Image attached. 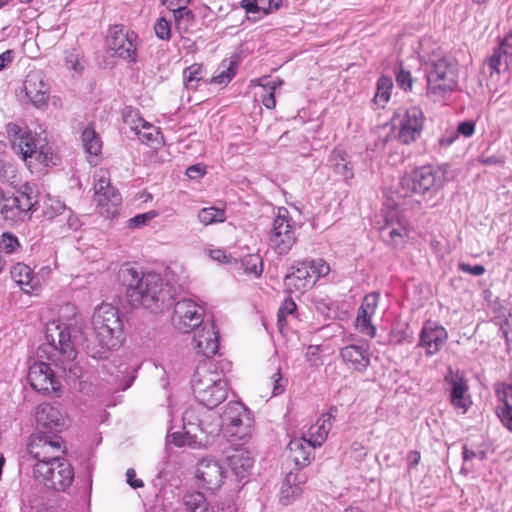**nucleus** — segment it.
<instances>
[{
  "mask_svg": "<svg viewBox=\"0 0 512 512\" xmlns=\"http://www.w3.org/2000/svg\"><path fill=\"white\" fill-rule=\"evenodd\" d=\"M28 380L31 387L42 393L60 391V382L55 378L50 366L45 362H35L30 366Z\"/></svg>",
  "mask_w": 512,
  "mask_h": 512,
  "instance_id": "19",
  "label": "nucleus"
},
{
  "mask_svg": "<svg viewBox=\"0 0 512 512\" xmlns=\"http://www.w3.org/2000/svg\"><path fill=\"white\" fill-rule=\"evenodd\" d=\"M123 278L127 297L133 306H142L153 313H162L172 307V287L164 283L160 274L139 273L134 268H127L123 271Z\"/></svg>",
  "mask_w": 512,
  "mask_h": 512,
  "instance_id": "1",
  "label": "nucleus"
},
{
  "mask_svg": "<svg viewBox=\"0 0 512 512\" xmlns=\"http://www.w3.org/2000/svg\"><path fill=\"white\" fill-rule=\"evenodd\" d=\"M107 44L113 55L129 62L137 61L138 36L133 31L114 25L109 29Z\"/></svg>",
  "mask_w": 512,
  "mask_h": 512,
  "instance_id": "14",
  "label": "nucleus"
},
{
  "mask_svg": "<svg viewBox=\"0 0 512 512\" xmlns=\"http://www.w3.org/2000/svg\"><path fill=\"white\" fill-rule=\"evenodd\" d=\"M250 84L252 86L262 87L265 92L275 93V91L283 85V80L278 77L272 79L268 76H263L252 79Z\"/></svg>",
  "mask_w": 512,
  "mask_h": 512,
  "instance_id": "45",
  "label": "nucleus"
},
{
  "mask_svg": "<svg viewBox=\"0 0 512 512\" xmlns=\"http://www.w3.org/2000/svg\"><path fill=\"white\" fill-rule=\"evenodd\" d=\"M427 94L434 100L444 99L457 86V64L453 58L440 57L426 64Z\"/></svg>",
  "mask_w": 512,
  "mask_h": 512,
  "instance_id": "5",
  "label": "nucleus"
},
{
  "mask_svg": "<svg viewBox=\"0 0 512 512\" xmlns=\"http://www.w3.org/2000/svg\"><path fill=\"white\" fill-rule=\"evenodd\" d=\"M296 304L292 299H286L279 308L278 322L279 324L285 319L286 316L292 315L296 311Z\"/></svg>",
  "mask_w": 512,
  "mask_h": 512,
  "instance_id": "54",
  "label": "nucleus"
},
{
  "mask_svg": "<svg viewBox=\"0 0 512 512\" xmlns=\"http://www.w3.org/2000/svg\"><path fill=\"white\" fill-rule=\"evenodd\" d=\"M192 343L197 354L206 358L213 357L219 349V335L214 322H206L200 329H196Z\"/></svg>",
  "mask_w": 512,
  "mask_h": 512,
  "instance_id": "21",
  "label": "nucleus"
},
{
  "mask_svg": "<svg viewBox=\"0 0 512 512\" xmlns=\"http://www.w3.org/2000/svg\"><path fill=\"white\" fill-rule=\"evenodd\" d=\"M183 505L187 512H237L235 503L230 499L216 507H210L205 496L198 491L185 493Z\"/></svg>",
  "mask_w": 512,
  "mask_h": 512,
  "instance_id": "26",
  "label": "nucleus"
},
{
  "mask_svg": "<svg viewBox=\"0 0 512 512\" xmlns=\"http://www.w3.org/2000/svg\"><path fill=\"white\" fill-rule=\"evenodd\" d=\"M11 277L27 294L34 293L40 286L39 277L34 275L32 269L24 263H17L12 268Z\"/></svg>",
  "mask_w": 512,
  "mask_h": 512,
  "instance_id": "32",
  "label": "nucleus"
},
{
  "mask_svg": "<svg viewBox=\"0 0 512 512\" xmlns=\"http://www.w3.org/2000/svg\"><path fill=\"white\" fill-rule=\"evenodd\" d=\"M379 297L380 295L377 292L367 294L361 302L356 317V328L361 334L370 338L375 337L376 334V327L372 324V317L377 310Z\"/></svg>",
  "mask_w": 512,
  "mask_h": 512,
  "instance_id": "23",
  "label": "nucleus"
},
{
  "mask_svg": "<svg viewBox=\"0 0 512 512\" xmlns=\"http://www.w3.org/2000/svg\"><path fill=\"white\" fill-rule=\"evenodd\" d=\"M284 278V286L290 293H303L310 289L320 277L330 272V266L323 259L306 260L291 268Z\"/></svg>",
  "mask_w": 512,
  "mask_h": 512,
  "instance_id": "9",
  "label": "nucleus"
},
{
  "mask_svg": "<svg viewBox=\"0 0 512 512\" xmlns=\"http://www.w3.org/2000/svg\"><path fill=\"white\" fill-rule=\"evenodd\" d=\"M399 140L404 144L414 142L421 134L423 128V113L419 107L412 106L403 114L398 113Z\"/></svg>",
  "mask_w": 512,
  "mask_h": 512,
  "instance_id": "18",
  "label": "nucleus"
},
{
  "mask_svg": "<svg viewBox=\"0 0 512 512\" xmlns=\"http://www.w3.org/2000/svg\"><path fill=\"white\" fill-rule=\"evenodd\" d=\"M189 409H194L197 411L198 418L194 419L195 424L194 432L197 433L199 431L202 434L206 435H214L219 431L221 427V419L218 417L212 409L202 407H190Z\"/></svg>",
  "mask_w": 512,
  "mask_h": 512,
  "instance_id": "30",
  "label": "nucleus"
},
{
  "mask_svg": "<svg viewBox=\"0 0 512 512\" xmlns=\"http://www.w3.org/2000/svg\"><path fill=\"white\" fill-rule=\"evenodd\" d=\"M154 31L158 38L169 40L171 38V23L164 17H160L154 25Z\"/></svg>",
  "mask_w": 512,
  "mask_h": 512,
  "instance_id": "49",
  "label": "nucleus"
},
{
  "mask_svg": "<svg viewBox=\"0 0 512 512\" xmlns=\"http://www.w3.org/2000/svg\"><path fill=\"white\" fill-rule=\"evenodd\" d=\"M196 479L202 489L215 491L224 483L225 471L219 461L204 458L197 464Z\"/></svg>",
  "mask_w": 512,
  "mask_h": 512,
  "instance_id": "17",
  "label": "nucleus"
},
{
  "mask_svg": "<svg viewBox=\"0 0 512 512\" xmlns=\"http://www.w3.org/2000/svg\"><path fill=\"white\" fill-rule=\"evenodd\" d=\"M458 269L464 273L473 275V276H481L485 273V267L483 265H470L465 262L458 263Z\"/></svg>",
  "mask_w": 512,
  "mask_h": 512,
  "instance_id": "56",
  "label": "nucleus"
},
{
  "mask_svg": "<svg viewBox=\"0 0 512 512\" xmlns=\"http://www.w3.org/2000/svg\"><path fill=\"white\" fill-rule=\"evenodd\" d=\"M37 203L36 196L28 185H24L23 190H19L13 196L7 197L5 208L18 209L20 212H28L33 209Z\"/></svg>",
  "mask_w": 512,
  "mask_h": 512,
  "instance_id": "34",
  "label": "nucleus"
},
{
  "mask_svg": "<svg viewBox=\"0 0 512 512\" xmlns=\"http://www.w3.org/2000/svg\"><path fill=\"white\" fill-rule=\"evenodd\" d=\"M393 82L390 77L381 76L377 82L376 94L374 96V103L379 107H384L389 101Z\"/></svg>",
  "mask_w": 512,
  "mask_h": 512,
  "instance_id": "40",
  "label": "nucleus"
},
{
  "mask_svg": "<svg viewBox=\"0 0 512 512\" xmlns=\"http://www.w3.org/2000/svg\"><path fill=\"white\" fill-rule=\"evenodd\" d=\"M456 132L458 135L471 137L475 132V123L472 120L463 121L458 125Z\"/></svg>",
  "mask_w": 512,
  "mask_h": 512,
  "instance_id": "61",
  "label": "nucleus"
},
{
  "mask_svg": "<svg viewBox=\"0 0 512 512\" xmlns=\"http://www.w3.org/2000/svg\"><path fill=\"white\" fill-rule=\"evenodd\" d=\"M205 174V169L200 164L189 166L186 169V175L190 179H197L202 177Z\"/></svg>",
  "mask_w": 512,
  "mask_h": 512,
  "instance_id": "64",
  "label": "nucleus"
},
{
  "mask_svg": "<svg viewBox=\"0 0 512 512\" xmlns=\"http://www.w3.org/2000/svg\"><path fill=\"white\" fill-rule=\"evenodd\" d=\"M173 19L177 31L182 34L188 32L195 22V16L188 7L173 10Z\"/></svg>",
  "mask_w": 512,
  "mask_h": 512,
  "instance_id": "38",
  "label": "nucleus"
},
{
  "mask_svg": "<svg viewBox=\"0 0 512 512\" xmlns=\"http://www.w3.org/2000/svg\"><path fill=\"white\" fill-rule=\"evenodd\" d=\"M158 215L159 213L156 210H150L145 213L137 214L128 221L129 227L141 228L147 225L152 219L156 218Z\"/></svg>",
  "mask_w": 512,
  "mask_h": 512,
  "instance_id": "48",
  "label": "nucleus"
},
{
  "mask_svg": "<svg viewBox=\"0 0 512 512\" xmlns=\"http://www.w3.org/2000/svg\"><path fill=\"white\" fill-rule=\"evenodd\" d=\"M226 460L232 473L238 478L248 475L254 462L250 452L245 448L228 450Z\"/></svg>",
  "mask_w": 512,
  "mask_h": 512,
  "instance_id": "28",
  "label": "nucleus"
},
{
  "mask_svg": "<svg viewBox=\"0 0 512 512\" xmlns=\"http://www.w3.org/2000/svg\"><path fill=\"white\" fill-rule=\"evenodd\" d=\"M296 243L295 221L286 208H278L269 236V246L278 254L286 255Z\"/></svg>",
  "mask_w": 512,
  "mask_h": 512,
  "instance_id": "11",
  "label": "nucleus"
},
{
  "mask_svg": "<svg viewBox=\"0 0 512 512\" xmlns=\"http://www.w3.org/2000/svg\"><path fill=\"white\" fill-rule=\"evenodd\" d=\"M158 134V128L147 121L143 124L142 128L136 133L138 139L142 143L146 144L156 141V137Z\"/></svg>",
  "mask_w": 512,
  "mask_h": 512,
  "instance_id": "47",
  "label": "nucleus"
},
{
  "mask_svg": "<svg viewBox=\"0 0 512 512\" xmlns=\"http://www.w3.org/2000/svg\"><path fill=\"white\" fill-rule=\"evenodd\" d=\"M67 209L68 207L59 199L49 198L45 203L44 216L50 220L59 218L58 222L61 223Z\"/></svg>",
  "mask_w": 512,
  "mask_h": 512,
  "instance_id": "43",
  "label": "nucleus"
},
{
  "mask_svg": "<svg viewBox=\"0 0 512 512\" xmlns=\"http://www.w3.org/2000/svg\"><path fill=\"white\" fill-rule=\"evenodd\" d=\"M499 418L502 424L512 432V407L511 406H502L499 408L498 412Z\"/></svg>",
  "mask_w": 512,
  "mask_h": 512,
  "instance_id": "57",
  "label": "nucleus"
},
{
  "mask_svg": "<svg viewBox=\"0 0 512 512\" xmlns=\"http://www.w3.org/2000/svg\"><path fill=\"white\" fill-rule=\"evenodd\" d=\"M24 89L27 98L35 107L41 108L47 105L49 87L39 72H32L27 75L24 81Z\"/></svg>",
  "mask_w": 512,
  "mask_h": 512,
  "instance_id": "27",
  "label": "nucleus"
},
{
  "mask_svg": "<svg viewBox=\"0 0 512 512\" xmlns=\"http://www.w3.org/2000/svg\"><path fill=\"white\" fill-rule=\"evenodd\" d=\"M271 381L273 384L272 395L277 396L282 394L287 385V380L283 379L281 375V368L278 367L277 371L272 375Z\"/></svg>",
  "mask_w": 512,
  "mask_h": 512,
  "instance_id": "51",
  "label": "nucleus"
},
{
  "mask_svg": "<svg viewBox=\"0 0 512 512\" xmlns=\"http://www.w3.org/2000/svg\"><path fill=\"white\" fill-rule=\"evenodd\" d=\"M237 62L233 59L223 60L219 65L216 74L212 77L211 82L226 85L236 75Z\"/></svg>",
  "mask_w": 512,
  "mask_h": 512,
  "instance_id": "37",
  "label": "nucleus"
},
{
  "mask_svg": "<svg viewBox=\"0 0 512 512\" xmlns=\"http://www.w3.org/2000/svg\"><path fill=\"white\" fill-rule=\"evenodd\" d=\"M447 337V332L443 326L436 322L427 321L420 333L419 346L426 350L427 355H434L445 344Z\"/></svg>",
  "mask_w": 512,
  "mask_h": 512,
  "instance_id": "25",
  "label": "nucleus"
},
{
  "mask_svg": "<svg viewBox=\"0 0 512 512\" xmlns=\"http://www.w3.org/2000/svg\"><path fill=\"white\" fill-rule=\"evenodd\" d=\"M93 201L98 212L106 218H114L119 214L122 205L120 192L111 185L110 172L98 168L93 175Z\"/></svg>",
  "mask_w": 512,
  "mask_h": 512,
  "instance_id": "8",
  "label": "nucleus"
},
{
  "mask_svg": "<svg viewBox=\"0 0 512 512\" xmlns=\"http://www.w3.org/2000/svg\"><path fill=\"white\" fill-rule=\"evenodd\" d=\"M46 339L48 347L57 352L61 357L57 360L62 363L63 370L69 369L72 371V366L76 369L72 362L76 358L77 352L71 341L67 326L54 322L49 324L46 329Z\"/></svg>",
  "mask_w": 512,
  "mask_h": 512,
  "instance_id": "12",
  "label": "nucleus"
},
{
  "mask_svg": "<svg viewBox=\"0 0 512 512\" xmlns=\"http://www.w3.org/2000/svg\"><path fill=\"white\" fill-rule=\"evenodd\" d=\"M1 246L6 253L10 254L19 247V241L13 234L5 232L2 235Z\"/></svg>",
  "mask_w": 512,
  "mask_h": 512,
  "instance_id": "52",
  "label": "nucleus"
},
{
  "mask_svg": "<svg viewBox=\"0 0 512 512\" xmlns=\"http://www.w3.org/2000/svg\"><path fill=\"white\" fill-rule=\"evenodd\" d=\"M445 382L449 386L450 402L455 409H459L465 413L472 404L471 397L468 393L467 380L459 372L450 371L445 376Z\"/></svg>",
  "mask_w": 512,
  "mask_h": 512,
  "instance_id": "22",
  "label": "nucleus"
},
{
  "mask_svg": "<svg viewBox=\"0 0 512 512\" xmlns=\"http://www.w3.org/2000/svg\"><path fill=\"white\" fill-rule=\"evenodd\" d=\"M244 273L247 276L258 278L263 272V260L258 254H250L242 259Z\"/></svg>",
  "mask_w": 512,
  "mask_h": 512,
  "instance_id": "41",
  "label": "nucleus"
},
{
  "mask_svg": "<svg viewBox=\"0 0 512 512\" xmlns=\"http://www.w3.org/2000/svg\"><path fill=\"white\" fill-rule=\"evenodd\" d=\"M92 326L97 344L88 343L86 346L92 358H102L107 351L118 349L123 344V322L118 309L111 304L102 303L95 308Z\"/></svg>",
  "mask_w": 512,
  "mask_h": 512,
  "instance_id": "2",
  "label": "nucleus"
},
{
  "mask_svg": "<svg viewBox=\"0 0 512 512\" xmlns=\"http://www.w3.org/2000/svg\"><path fill=\"white\" fill-rule=\"evenodd\" d=\"M82 144L85 152L91 156H97L101 152L102 142L95 130L87 127L82 133Z\"/></svg>",
  "mask_w": 512,
  "mask_h": 512,
  "instance_id": "39",
  "label": "nucleus"
},
{
  "mask_svg": "<svg viewBox=\"0 0 512 512\" xmlns=\"http://www.w3.org/2000/svg\"><path fill=\"white\" fill-rule=\"evenodd\" d=\"M192 390L199 403L213 409L224 401L228 395V384L216 365L205 363L200 365L192 378Z\"/></svg>",
  "mask_w": 512,
  "mask_h": 512,
  "instance_id": "3",
  "label": "nucleus"
},
{
  "mask_svg": "<svg viewBox=\"0 0 512 512\" xmlns=\"http://www.w3.org/2000/svg\"><path fill=\"white\" fill-rule=\"evenodd\" d=\"M198 418L197 411L194 409H187L183 414V427L182 431H173L170 427L167 439L173 442L178 447L189 446L191 448H198L201 446L202 441L198 440L197 433L194 432L193 425L194 419Z\"/></svg>",
  "mask_w": 512,
  "mask_h": 512,
  "instance_id": "20",
  "label": "nucleus"
},
{
  "mask_svg": "<svg viewBox=\"0 0 512 512\" xmlns=\"http://www.w3.org/2000/svg\"><path fill=\"white\" fill-rule=\"evenodd\" d=\"M497 49L503 53L505 60L512 56V31L501 40Z\"/></svg>",
  "mask_w": 512,
  "mask_h": 512,
  "instance_id": "59",
  "label": "nucleus"
},
{
  "mask_svg": "<svg viewBox=\"0 0 512 512\" xmlns=\"http://www.w3.org/2000/svg\"><path fill=\"white\" fill-rule=\"evenodd\" d=\"M124 123L136 134L146 122L137 111L126 109L123 113Z\"/></svg>",
  "mask_w": 512,
  "mask_h": 512,
  "instance_id": "46",
  "label": "nucleus"
},
{
  "mask_svg": "<svg viewBox=\"0 0 512 512\" xmlns=\"http://www.w3.org/2000/svg\"><path fill=\"white\" fill-rule=\"evenodd\" d=\"M396 82L400 88L403 90H411L412 88V77L409 71H405L404 69L400 68L396 72Z\"/></svg>",
  "mask_w": 512,
  "mask_h": 512,
  "instance_id": "53",
  "label": "nucleus"
},
{
  "mask_svg": "<svg viewBox=\"0 0 512 512\" xmlns=\"http://www.w3.org/2000/svg\"><path fill=\"white\" fill-rule=\"evenodd\" d=\"M444 184V173L430 165L405 174L400 181L399 193L403 197L435 193Z\"/></svg>",
  "mask_w": 512,
  "mask_h": 512,
  "instance_id": "7",
  "label": "nucleus"
},
{
  "mask_svg": "<svg viewBox=\"0 0 512 512\" xmlns=\"http://www.w3.org/2000/svg\"><path fill=\"white\" fill-rule=\"evenodd\" d=\"M36 423L38 427L54 430L64 425L62 413L50 404H41L37 407Z\"/></svg>",
  "mask_w": 512,
  "mask_h": 512,
  "instance_id": "33",
  "label": "nucleus"
},
{
  "mask_svg": "<svg viewBox=\"0 0 512 512\" xmlns=\"http://www.w3.org/2000/svg\"><path fill=\"white\" fill-rule=\"evenodd\" d=\"M64 220L66 221L65 226L68 230L76 231L81 226L79 218L73 213V211L70 208L67 209L64 216L62 217V222Z\"/></svg>",
  "mask_w": 512,
  "mask_h": 512,
  "instance_id": "55",
  "label": "nucleus"
},
{
  "mask_svg": "<svg viewBox=\"0 0 512 512\" xmlns=\"http://www.w3.org/2000/svg\"><path fill=\"white\" fill-rule=\"evenodd\" d=\"M499 398L503 401V406L512 407V385H506L503 390L498 391Z\"/></svg>",
  "mask_w": 512,
  "mask_h": 512,
  "instance_id": "63",
  "label": "nucleus"
},
{
  "mask_svg": "<svg viewBox=\"0 0 512 512\" xmlns=\"http://www.w3.org/2000/svg\"><path fill=\"white\" fill-rule=\"evenodd\" d=\"M220 419L223 432L229 441L246 442L251 437L254 418L243 403L238 401L227 403Z\"/></svg>",
  "mask_w": 512,
  "mask_h": 512,
  "instance_id": "6",
  "label": "nucleus"
},
{
  "mask_svg": "<svg viewBox=\"0 0 512 512\" xmlns=\"http://www.w3.org/2000/svg\"><path fill=\"white\" fill-rule=\"evenodd\" d=\"M11 136V146L13 151L19 155L23 161L31 166L37 162L44 166L56 165L58 156L50 143H42L30 131L22 129L17 125H12L8 130Z\"/></svg>",
  "mask_w": 512,
  "mask_h": 512,
  "instance_id": "4",
  "label": "nucleus"
},
{
  "mask_svg": "<svg viewBox=\"0 0 512 512\" xmlns=\"http://www.w3.org/2000/svg\"><path fill=\"white\" fill-rule=\"evenodd\" d=\"M33 476L47 488L64 492L73 482L74 470L67 460L60 459L55 462L36 463Z\"/></svg>",
  "mask_w": 512,
  "mask_h": 512,
  "instance_id": "10",
  "label": "nucleus"
},
{
  "mask_svg": "<svg viewBox=\"0 0 512 512\" xmlns=\"http://www.w3.org/2000/svg\"><path fill=\"white\" fill-rule=\"evenodd\" d=\"M304 482L305 477L300 473H288L280 487V503L285 506L292 504L301 495Z\"/></svg>",
  "mask_w": 512,
  "mask_h": 512,
  "instance_id": "31",
  "label": "nucleus"
},
{
  "mask_svg": "<svg viewBox=\"0 0 512 512\" xmlns=\"http://www.w3.org/2000/svg\"><path fill=\"white\" fill-rule=\"evenodd\" d=\"M62 446L63 441L59 436L38 432L31 436L27 450L37 463L55 462L61 459Z\"/></svg>",
  "mask_w": 512,
  "mask_h": 512,
  "instance_id": "15",
  "label": "nucleus"
},
{
  "mask_svg": "<svg viewBox=\"0 0 512 512\" xmlns=\"http://www.w3.org/2000/svg\"><path fill=\"white\" fill-rule=\"evenodd\" d=\"M198 219L202 224L207 226L216 222H223L225 215L222 209L207 207L199 211Z\"/></svg>",
  "mask_w": 512,
  "mask_h": 512,
  "instance_id": "44",
  "label": "nucleus"
},
{
  "mask_svg": "<svg viewBox=\"0 0 512 512\" xmlns=\"http://www.w3.org/2000/svg\"><path fill=\"white\" fill-rule=\"evenodd\" d=\"M487 65L491 70V74L493 72L499 73L503 65L507 66V61L505 62L503 53L495 49L493 54L487 59Z\"/></svg>",
  "mask_w": 512,
  "mask_h": 512,
  "instance_id": "50",
  "label": "nucleus"
},
{
  "mask_svg": "<svg viewBox=\"0 0 512 512\" xmlns=\"http://www.w3.org/2000/svg\"><path fill=\"white\" fill-rule=\"evenodd\" d=\"M330 167L333 171L348 181L354 177L353 168L349 161L346 160V153L341 149H334L328 159Z\"/></svg>",
  "mask_w": 512,
  "mask_h": 512,
  "instance_id": "35",
  "label": "nucleus"
},
{
  "mask_svg": "<svg viewBox=\"0 0 512 512\" xmlns=\"http://www.w3.org/2000/svg\"><path fill=\"white\" fill-rule=\"evenodd\" d=\"M458 138V133L455 130L446 131L444 135H442L438 139V145L440 149L448 148L452 145L455 140Z\"/></svg>",
  "mask_w": 512,
  "mask_h": 512,
  "instance_id": "60",
  "label": "nucleus"
},
{
  "mask_svg": "<svg viewBox=\"0 0 512 512\" xmlns=\"http://www.w3.org/2000/svg\"><path fill=\"white\" fill-rule=\"evenodd\" d=\"M204 308L191 299L175 303L172 324L181 332L188 333L203 323Z\"/></svg>",
  "mask_w": 512,
  "mask_h": 512,
  "instance_id": "16",
  "label": "nucleus"
},
{
  "mask_svg": "<svg viewBox=\"0 0 512 512\" xmlns=\"http://www.w3.org/2000/svg\"><path fill=\"white\" fill-rule=\"evenodd\" d=\"M126 478H127V483L133 489L141 488L144 486L143 481L141 479L136 478V472L133 468H129L126 471Z\"/></svg>",
  "mask_w": 512,
  "mask_h": 512,
  "instance_id": "62",
  "label": "nucleus"
},
{
  "mask_svg": "<svg viewBox=\"0 0 512 512\" xmlns=\"http://www.w3.org/2000/svg\"><path fill=\"white\" fill-rule=\"evenodd\" d=\"M343 363L354 371L363 373L371 364V355L368 344H350L344 346L339 352Z\"/></svg>",
  "mask_w": 512,
  "mask_h": 512,
  "instance_id": "24",
  "label": "nucleus"
},
{
  "mask_svg": "<svg viewBox=\"0 0 512 512\" xmlns=\"http://www.w3.org/2000/svg\"><path fill=\"white\" fill-rule=\"evenodd\" d=\"M382 217L379 230L383 240L392 247L403 246L409 238L408 220L397 207L384 209Z\"/></svg>",
  "mask_w": 512,
  "mask_h": 512,
  "instance_id": "13",
  "label": "nucleus"
},
{
  "mask_svg": "<svg viewBox=\"0 0 512 512\" xmlns=\"http://www.w3.org/2000/svg\"><path fill=\"white\" fill-rule=\"evenodd\" d=\"M332 428L330 422H325L319 418L314 425H312L307 433L304 435L307 440L315 447H321L326 441L328 434Z\"/></svg>",
  "mask_w": 512,
  "mask_h": 512,
  "instance_id": "36",
  "label": "nucleus"
},
{
  "mask_svg": "<svg viewBox=\"0 0 512 512\" xmlns=\"http://www.w3.org/2000/svg\"><path fill=\"white\" fill-rule=\"evenodd\" d=\"M315 447L306 436L296 437L288 444L289 456L297 466H306L314 458Z\"/></svg>",
  "mask_w": 512,
  "mask_h": 512,
  "instance_id": "29",
  "label": "nucleus"
},
{
  "mask_svg": "<svg viewBox=\"0 0 512 512\" xmlns=\"http://www.w3.org/2000/svg\"><path fill=\"white\" fill-rule=\"evenodd\" d=\"M66 63L68 68L75 72H80L83 69L82 59L76 53H68L66 56Z\"/></svg>",
  "mask_w": 512,
  "mask_h": 512,
  "instance_id": "58",
  "label": "nucleus"
},
{
  "mask_svg": "<svg viewBox=\"0 0 512 512\" xmlns=\"http://www.w3.org/2000/svg\"><path fill=\"white\" fill-rule=\"evenodd\" d=\"M202 79L203 67L200 64H193L183 71V83L187 89L196 90Z\"/></svg>",
  "mask_w": 512,
  "mask_h": 512,
  "instance_id": "42",
  "label": "nucleus"
}]
</instances>
